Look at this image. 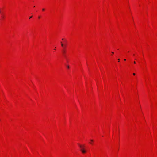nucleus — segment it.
<instances>
[{
    "instance_id": "obj_13",
    "label": "nucleus",
    "mask_w": 157,
    "mask_h": 157,
    "mask_svg": "<svg viewBox=\"0 0 157 157\" xmlns=\"http://www.w3.org/2000/svg\"><path fill=\"white\" fill-rule=\"evenodd\" d=\"M119 60H120V59H118V61H119Z\"/></svg>"
},
{
    "instance_id": "obj_12",
    "label": "nucleus",
    "mask_w": 157,
    "mask_h": 157,
    "mask_svg": "<svg viewBox=\"0 0 157 157\" xmlns=\"http://www.w3.org/2000/svg\"><path fill=\"white\" fill-rule=\"evenodd\" d=\"M38 18H40V16H39V17H38Z\"/></svg>"
},
{
    "instance_id": "obj_3",
    "label": "nucleus",
    "mask_w": 157,
    "mask_h": 157,
    "mask_svg": "<svg viewBox=\"0 0 157 157\" xmlns=\"http://www.w3.org/2000/svg\"><path fill=\"white\" fill-rule=\"evenodd\" d=\"M90 141H91V142H90V144H92V142L94 141L93 140H90Z\"/></svg>"
},
{
    "instance_id": "obj_5",
    "label": "nucleus",
    "mask_w": 157,
    "mask_h": 157,
    "mask_svg": "<svg viewBox=\"0 0 157 157\" xmlns=\"http://www.w3.org/2000/svg\"><path fill=\"white\" fill-rule=\"evenodd\" d=\"M42 11H44L45 10V9L44 8H43L42 9Z\"/></svg>"
},
{
    "instance_id": "obj_14",
    "label": "nucleus",
    "mask_w": 157,
    "mask_h": 157,
    "mask_svg": "<svg viewBox=\"0 0 157 157\" xmlns=\"http://www.w3.org/2000/svg\"><path fill=\"white\" fill-rule=\"evenodd\" d=\"M66 41H66V40H65V42H66Z\"/></svg>"
},
{
    "instance_id": "obj_17",
    "label": "nucleus",
    "mask_w": 157,
    "mask_h": 157,
    "mask_svg": "<svg viewBox=\"0 0 157 157\" xmlns=\"http://www.w3.org/2000/svg\"><path fill=\"white\" fill-rule=\"evenodd\" d=\"M124 61H125V60H126V59H124Z\"/></svg>"
},
{
    "instance_id": "obj_2",
    "label": "nucleus",
    "mask_w": 157,
    "mask_h": 157,
    "mask_svg": "<svg viewBox=\"0 0 157 157\" xmlns=\"http://www.w3.org/2000/svg\"><path fill=\"white\" fill-rule=\"evenodd\" d=\"M61 45L62 47H64V44L62 43V42H61Z\"/></svg>"
},
{
    "instance_id": "obj_10",
    "label": "nucleus",
    "mask_w": 157,
    "mask_h": 157,
    "mask_svg": "<svg viewBox=\"0 0 157 157\" xmlns=\"http://www.w3.org/2000/svg\"><path fill=\"white\" fill-rule=\"evenodd\" d=\"M134 63H135H135H136V62H135V61H134Z\"/></svg>"
},
{
    "instance_id": "obj_8",
    "label": "nucleus",
    "mask_w": 157,
    "mask_h": 157,
    "mask_svg": "<svg viewBox=\"0 0 157 157\" xmlns=\"http://www.w3.org/2000/svg\"><path fill=\"white\" fill-rule=\"evenodd\" d=\"M133 75H135V73H133Z\"/></svg>"
},
{
    "instance_id": "obj_1",
    "label": "nucleus",
    "mask_w": 157,
    "mask_h": 157,
    "mask_svg": "<svg viewBox=\"0 0 157 157\" xmlns=\"http://www.w3.org/2000/svg\"><path fill=\"white\" fill-rule=\"evenodd\" d=\"M84 146H83L82 145H79V147L81 148V151L83 153H86V151H85L84 148Z\"/></svg>"
},
{
    "instance_id": "obj_16",
    "label": "nucleus",
    "mask_w": 157,
    "mask_h": 157,
    "mask_svg": "<svg viewBox=\"0 0 157 157\" xmlns=\"http://www.w3.org/2000/svg\"><path fill=\"white\" fill-rule=\"evenodd\" d=\"M66 45H65V47H66Z\"/></svg>"
},
{
    "instance_id": "obj_9",
    "label": "nucleus",
    "mask_w": 157,
    "mask_h": 157,
    "mask_svg": "<svg viewBox=\"0 0 157 157\" xmlns=\"http://www.w3.org/2000/svg\"><path fill=\"white\" fill-rule=\"evenodd\" d=\"M32 18V16H31L29 17V19H30Z\"/></svg>"
},
{
    "instance_id": "obj_15",
    "label": "nucleus",
    "mask_w": 157,
    "mask_h": 157,
    "mask_svg": "<svg viewBox=\"0 0 157 157\" xmlns=\"http://www.w3.org/2000/svg\"><path fill=\"white\" fill-rule=\"evenodd\" d=\"M64 40V39L63 38L62 39V40Z\"/></svg>"
},
{
    "instance_id": "obj_7",
    "label": "nucleus",
    "mask_w": 157,
    "mask_h": 157,
    "mask_svg": "<svg viewBox=\"0 0 157 157\" xmlns=\"http://www.w3.org/2000/svg\"><path fill=\"white\" fill-rule=\"evenodd\" d=\"M67 68H69V66L68 65V66H67Z\"/></svg>"
},
{
    "instance_id": "obj_4",
    "label": "nucleus",
    "mask_w": 157,
    "mask_h": 157,
    "mask_svg": "<svg viewBox=\"0 0 157 157\" xmlns=\"http://www.w3.org/2000/svg\"><path fill=\"white\" fill-rule=\"evenodd\" d=\"M63 54H64L65 53V52L64 50H63Z\"/></svg>"
},
{
    "instance_id": "obj_11",
    "label": "nucleus",
    "mask_w": 157,
    "mask_h": 157,
    "mask_svg": "<svg viewBox=\"0 0 157 157\" xmlns=\"http://www.w3.org/2000/svg\"><path fill=\"white\" fill-rule=\"evenodd\" d=\"M112 52V53H113H113H114V52Z\"/></svg>"
},
{
    "instance_id": "obj_6",
    "label": "nucleus",
    "mask_w": 157,
    "mask_h": 157,
    "mask_svg": "<svg viewBox=\"0 0 157 157\" xmlns=\"http://www.w3.org/2000/svg\"><path fill=\"white\" fill-rule=\"evenodd\" d=\"M0 13L2 14V11H1V9H0Z\"/></svg>"
}]
</instances>
